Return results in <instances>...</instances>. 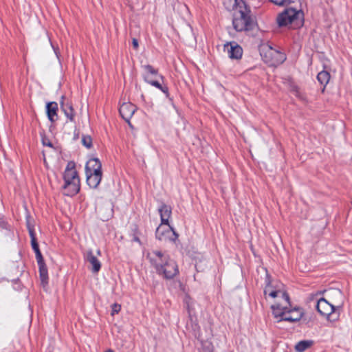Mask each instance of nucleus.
<instances>
[{
	"label": "nucleus",
	"mask_w": 352,
	"mask_h": 352,
	"mask_svg": "<svg viewBox=\"0 0 352 352\" xmlns=\"http://www.w3.org/2000/svg\"><path fill=\"white\" fill-rule=\"evenodd\" d=\"M271 308L275 318H281L278 321L297 322L302 318L304 314L301 308L297 307L292 308L289 302V304L277 302L272 305Z\"/></svg>",
	"instance_id": "nucleus-1"
},
{
	"label": "nucleus",
	"mask_w": 352,
	"mask_h": 352,
	"mask_svg": "<svg viewBox=\"0 0 352 352\" xmlns=\"http://www.w3.org/2000/svg\"><path fill=\"white\" fill-rule=\"evenodd\" d=\"M239 12V16L234 17L232 21L234 28L239 32L252 30L255 23L254 18L251 14L250 7L246 5L241 8Z\"/></svg>",
	"instance_id": "nucleus-2"
},
{
	"label": "nucleus",
	"mask_w": 352,
	"mask_h": 352,
	"mask_svg": "<svg viewBox=\"0 0 352 352\" xmlns=\"http://www.w3.org/2000/svg\"><path fill=\"white\" fill-rule=\"evenodd\" d=\"M303 19V13L292 8H286L277 16V23L278 26H287L289 24L294 23L296 25H302Z\"/></svg>",
	"instance_id": "nucleus-3"
},
{
	"label": "nucleus",
	"mask_w": 352,
	"mask_h": 352,
	"mask_svg": "<svg viewBox=\"0 0 352 352\" xmlns=\"http://www.w3.org/2000/svg\"><path fill=\"white\" fill-rule=\"evenodd\" d=\"M65 184L63 186V194L67 196H74L80 190V179L76 170L64 172Z\"/></svg>",
	"instance_id": "nucleus-4"
},
{
	"label": "nucleus",
	"mask_w": 352,
	"mask_h": 352,
	"mask_svg": "<svg viewBox=\"0 0 352 352\" xmlns=\"http://www.w3.org/2000/svg\"><path fill=\"white\" fill-rule=\"evenodd\" d=\"M340 306H334L330 304L324 298H320L316 304L318 311L324 316H326L329 321H336L338 319L340 312Z\"/></svg>",
	"instance_id": "nucleus-5"
},
{
	"label": "nucleus",
	"mask_w": 352,
	"mask_h": 352,
	"mask_svg": "<svg viewBox=\"0 0 352 352\" xmlns=\"http://www.w3.org/2000/svg\"><path fill=\"white\" fill-rule=\"evenodd\" d=\"M147 258L149 259L151 265L155 267L156 272L162 269V265L169 261L171 258L165 252L160 250H153L151 252H148Z\"/></svg>",
	"instance_id": "nucleus-6"
},
{
	"label": "nucleus",
	"mask_w": 352,
	"mask_h": 352,
	"mask_svg": "<svg viewBox=\"0 0 352 352\" xmlns=\"http://www.w3.org/2000/svg\"><path fill=\"white\" fill-rule=\"evenodd\" d=\"M156 238L160 241L167 239L175 241L179 236L175 230L168 225L162 224L157 227L155 232Z\"/></svg>",
	"instance_id": "nucleus-7"
},
{
	"label": "nucleus",
	"mask_w": 352,
	"mask_h": 352,
	"mask_svg": "<svg viewBox=\"0 0 352 352\" xmlns=\"http://www.w3.org/2000/svg\"><path fill=\"white\" fill-rule=\"evenodd\" d=\"M286 59L285 55L276 50L269 47L263 56V60L271 66H276L283 63Z\"/></svg>",
	"instance_id": "nucleus-8"
},
{
	"label": "nucleus",
	"mask_w": 352,
	"mask_h": 352,
	"mask_svg": "<svg viewBox=\"0 0 352 352\" xmlns=\"http://www.w3.org/2000/svg\"><path fill=\"white\" fill-rule=\"evenodd\" d=\"M157 273L159 275H162L166 279H172L179 273L178 266L175 261L171 259L166 261L162 265V269L157 271Z\"/></svg>",
	"instance_id": "nucleus-9"
},
{
	"label": "nucleus",
	"mask_w": 352,
	"mask_h": 352,
	"mask_svg": "<svg viewBox=\"0 0 352 352\" xmlns=\"http://www.w3.org/2000/svg\"><path fill=\"white\" fill-rule=\"evenodd\" d=\"M36 258L39 267V275L41 278V283L43 287L48 283V274L47 269L44 263L41 252L40 250H36L35 251Z\"/></svg>",
	"instance_id": "nucleus-10"
},
{
	"label": "nucleus",
	"mask_w": 352,
	"mask_h": 352,
	"mask_svg": "<svg viewBox=\"0 0 352 352\" xmlns=\"http://www.w3.org/2000/svg\"><path fill=\"white\" fill-rule=\"evenodd\" d=\"M223 50L232 59L238 60L242 57V47L234 41L226 43L223 46Z\"/></svg>",
	"instance_id": "nucleus-11"
},
{
	"label": "nucleus",
	"mask_w": 352,
	"mask_h": 352,
	"mask_svg": "<svg viewBox=\"0 0 352 352\" xmlns=\"http://www.w3.org/2000/svg\"><path fill=\"white\" fill-rule=\"evenodd\" d=\"M136 111V107L131 102H124L119 109V112L122 118L129 123V125L131 126L129 122L130 119Z\"/></svg>",
	"instance_id": "nucleus-12"
},
{
	"label": "nucleus",
	"mask_w": 352,
	"mask_h": 352,
	"mask_svg": "<svg viewBox=\"0 0 352 352\" xmlns=\"http://www.w3.org/2000/svg\"><path fill=\"white\" fill-rule=\"evenodd\" d=\"M102 164L98 158H91L86 164V173H102Z\"/></svg>",
	"instance_id": "nucleus-13"
},
{
	"label": "nucleus",
	"mask_w": 352,
	"mask_h": 352,
	"mask_svg": "<svg viewBox=\"0 0 352 352\" xmlns=\"http://www.w3.org/2000/svg\"><path fill=\"white\" fill-rule=\"evenodd\" d=\"M85 259L91 265V270L93 273H98L101 268L100 261L95 256L92 251H88L86 254Z\"/></svg>",
	"instance_id": "nucleus-14"
},
{
	"label": "nucleus",
	"mask_w": 352,
	"mask_h": 352,
	"mask_svg": "<svg viewBox=\"0 0 352 352\" xmlns=\"http://www.w3.org/2000/svg\"><path fill=\"white\" fill-rule=\"evenodd\" d=\"M158 211L160 214L162 224L168 225L169 218L170 217L172 210L170 206L162 204L159 208Z\"/></svg>",
	"instance_id": "nucleus-15"
},
{
	"label": "nucleus",
	"mask_w": 352,
	"mask_h": 352,
	"mask_svg": "<svg viewBox=\"0 0 352 352\" xmlns=\"http://www.w3.org/2000/svg\"><path fill=\"white\" fill-rule=\"evenodd\" d=\"M65 96H62L61 101H60V108L64 112L66 117L71 121L73 122L74 120V110L71 104L65 102Z\"/></svg>",
	"instance_id": "nucleus-16"
},
{
	"label": "nucleus",
	"mask_w": 352,
	"mask_h": 352,
	"mask_svg": "<svg viewBox=\"0 0 352 352\" xmlns=\"http://www.w3.org/2000/svg\"><path fill=\"white\" fill-rule=\"evenodd\" d=\"M87 184L93 188H96L101 182L102 173H86Z\"/></svg>",
	"instance_id": "nucleus-17"
},
{
	"label": "nucleus",
	"mask_w": 352,
	"mask_h": 352,
	"mask_svg": "<svg viewBox=\"0 0 352 352\" xmlns=\"http://www.w3.org/2000/svg\"><path fill=\"white\" fill-rule=\"evenodd\" d=\"M224 7L228 10L239 8V10L245 6L247 3L244 0H223Z\"/></svg>",
	"instance_id": "nucleus-18"
},
{
	"label": "nucleus",
	"mask_w": 352,
	"mask_h": 352,
	"mask_svg": "<svg viewBox=\"0 0 352 352\" xmlns=\"http://www.w3.org/2000/svg\"><path fill=\"white\" fill-rule=\"evenodd\" d=\"M47 109V113L48 119L52 122H54L57 116V111H58V104L55 102H48L46 106Z\"/></svg>",
	"instance_id": "nucleus-19"
},
{
	"label": "nucleus",
	"mask_w": 352,
	"mask_h": 352,
	"mask_svg": "<svg viewBox=\"0 0 352 352\" xmlns=\"http://www.w3.org/2000/svg\"><path fill=\"white\" fill-rule=\"evenodd\" d=\"M268 296L273 298L276 297H281L284 301L283 304H289V296L285 292L281 291L280 289H275L270 292Z\"/></svg>",
	"instance_id": "nucleus-20"
},
{
	"label": "nucleus",
	"mask_w": 352,
	"mask_h": 352,
	"mask_svg": "<svg viewBox=\"0 0 352 352\" xmlns=\"http://www.w3.org/2000/svg\"><path fill=\"white\" fill-rule=\"evenodd\" d=\"M313 344L312 340H301L295 346V350L297 352H304Z\"/></svg>",
	"instance_id": "nucleus-21"
},
{
	"label": "nucleus",
	"mask_w": 352,
	"mask_h": 352,
	"mask_svg": "<svg viewBox=\"0 0 352 352\" xmlns=\"http://www.w3.org/2000/svg\"><path fill=\"white\" fill-rule=\"evenodd\" d=\"M317 79L321 85L325 87L329 81L330 74L328 72L323 70L318 74Z\"/></svg>",
	"instance_id": "nucleus-22"
},
{
	"label": "nucleus",
	"mask_w": 352,
	"mask_h": 352,
	"mask_svg": "<svg viewBox=\"0 0 352 352\" xmlns=\"http://www.w3.org/2000/svg\"><path fill=\"white\" fill-rule=\"evenodd\" d=\"M28 228L29 234H30V236L31 238V244H32V249L34 250V251H35L36 250H38L39 249L38 244L36 241L34 230L32 227H31V226L30 225L29 223H28Z\"/></svg>",
	"instance_id": "nucleus-23"
},
{
	"label": "nucleus",
	"mask_w": 352,
	"mask_h": 352,
	"mask_svg": "<svg viewBox=\"0 0 352 352\" xmlns=\"http://www.w3.org/2000/svg\"><path fill=\"white\" fill-rule=\"evenodd\" d=\"M265 282H266V286L264 289V295L267 296L270 293V292L274 291L275 289H273V287L272 285V283L270 280V277L267 274H266Z\"/></svg>",
	"instance_id": "nucleus-24"
},
{
	"label": "nucleus",
	"mask_w": 352,
	"mask_h": 352,
	"mask_svg": "<svg viewBox=\"0 0 352 352\" xmlns=\"http://www.w3.org/2000/svg\"><path fill=\"white\" fill-rule=\"evenodd\" d=\"M270 1L278 6H285L294 2V0H270Z\"/></svg>",
	"instance_id": "nucleus-25"
},
{
	"label": "nucleus",
	"mask_w": 352,
	"mask_h": 352,
	"mask_svg": "<svg viewBox=\"0 0 352 352\" xmlns=\"http://www.w3.org/2000/svg\"><path fill=\"white\" fill-rule=\"evenodd\" d=\"M142 67L144 68V71L148 73V74H150L151 75H153V76H157V70L155 69L152 65H143Z\"/></svg>",
	"instance_id": "nucleus-26"
},
{
	"label": "nucleus",
	"mask_w": 352,
	"mask_h": 352,
	"mask_svg": "<svg viewBox=\"0 0 352 352\" xmlns=\"http://www.w3.org/2000/svg\"><path fill=\"white\" fill-rule=\"evenodd\" d=\"M82 144L87 147L90 148L92 146V140L90 136H83L82 138Z\"/></svg>",
	"instance_id": "nucleus-27"
},
{
	"label": "nucleus",
	"mask_w": 352,
	"mask_h": 352,
	"mask_svg": "<svg viewBox=\"0 0 352 352\" xmlns=\"http://www.w3.org/2000/svg\"><path fill=\"white\" fill-rule=\"evenodd\" d=\"M144 80L148 84H150V85H151L158 88V89H162V86L161 85V84L158 81H157V80H152L149 79L148 76H144Z\"/></svg>",
	"instance_id": "nucleus-28"
},
{
	"label": "nucleus",
	"mask_w": 352,
	"mask_h": 352,
	"mask_svg": "<svg viewBox=\"0 0 352 352\" xmlns=\"http://www.w3.org/2000/svg\"><path fill=\"white\" fill-rule=\"evenodd\" d=\"M112 309H111V315L114 316L115 314H117L119 313L121 309V306L118 304H113L112 305Z\"/></svg>",
	"instance_id": "nucleus-29"
},
{
	"label": "nucleus",
	"mask_w": 352,
	"mask_h": 352,
	"mask_svg": "<svg viewBox=\"0 0 352 352\" xmlns=\"http://www.w3.org/2000/svg\"><path fill=\"white\" fill-rule=\"evenodd\" d=\"M75 163L72 161L71 162H69L67 163V167L65 170V172H69V171H74V170H75Z\"/></svg>",
	"instance_id": "nucleus-30"
},
{
	"label": "nucleus",
	"mask_w": 352,
	"mask_h": 352,
	"mask_svg": "<svg viewBox=\"0 0 352 352\" xmlns=\"http://www.w3.org/2000/svg\"><path fill=\"white\" fill-rule=\"evenodd\" d=\"M43 145L47 146L50 147L53 146L52 142L48 139H46V138H43Z\"/></svg>",
	"instance_id": "nucleus-31"
},
{
	"label": "nucleus",
	"mask_w": 352,
	"mask_h": 352,
	"mask_svg": "<svg viewBox=\"0 0 352 352\" xmlns=\"http://www.w3.org/2000/svg\"><path fill=\"white\" fill-rule=\"evenodd\" d=\"M132 44H133V47H134L135 50L138 49V47H139L138 41L136 38H133L132 39Z\"/></svg>",
	"instance_id": "nucleus-32"
},
{
	"label": "nucleus",
	"mask_w": 352,
	"mask_h": 352,
	"mask_svg": "<svg viewBox=\"0 0 352 352\" xmlns=\"http://www.w3.org/2000/svg\"><path fill=\"white\" fill-rule=\"evenodd\" d=\"M162 92L166 94L168 96V87H162V89H160Z\"/></svg>",
	"instance_id": "nucleus-33"
},
{
	"label": "nucleus",
	"mask_w": 352,
	"mask_h": 352,
	"mask_svg": "<svg viewBox=\"0 0 352 352\" xmlns=\"http://www.w3.org/2000/svg\"><path fill=\"white\" fill-rule=\"evenodd\" d=\"M134 241H137V242H140V239L138 237H134Z\"/></svg>",
	"instance_id": "nucleus-34"
},
{
	"label": "nucleus",
	"mask_w": 352,
	"mask_h": 352,
	"mask_svg": "<svg viewBox=\"0 0 352 352\" xmlns=\"http://www.w3.org/2000/svg\"><path fill=\"white\" fill-rule=\"evenodd\" d=\"M336 293L338 294L339 295L341 294V292L339 290L336 291Z\"/></svg>",
	"instance_id": "nucleus-35"
},
{
	"label": "nucleus",
	"mask_w": 352,
	"mask_h": 352,
	"mask_svg": "<svg viewBox=\"0 0 352 352\" xmlns=\"http://www.w3.org/2000/svg\"><path fill=\"white\" fill-rule=\"evenodd\" d=\"M97 254H98V255H100V250H98V251H97Z\"/></svg>",
	"instance_id": "nucleus-36"
},
{
	"label": "nucleus",
	"mask_w": 352,
	"mask_h": 352,
	"mask_svg": "<svg viewBox=\"0 0 352 352\" xmlns=\"http://www.w3.org/2000/svg\"><path fill=\"white\" fill-rule=\"evenodd\" d=\"M106 352H113V351H112V350L109 349V350H108V351H106Z\"/></svg>",
	"instance_id": "nucleus-37"
}]
</instances>
